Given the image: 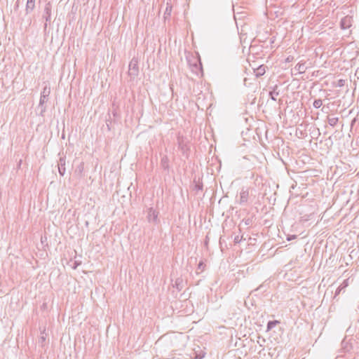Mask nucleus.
<instances>
[{
  "label": "nucleus",
  "instance_id": "nucleus-2",
  "mask_svg": "<svg viewBox=\"0 0 359 359\" xmlns=\"http://www.w3.org/2000/svg\"><path fill=\"white\" fill-rule=\"evenodd\" d=\"M323 105V102L321 100H316L313 102V107L315 108H320Z\"/></svg>",
  "mask_w": 359,
  "mask_h": 359
},
{
  "label": "nucleus",
  "instance_id": "nucleus-1",
  "mask_svg": "<svg viewBox=\"0 0 359 359\" xmlns=\"http://www.w3.org/2000/svg\"><path fill=\"white\" fill-rule=\"evenodd\" d=\"M265 67L264 66H260L257 69V75H263L265 73Z\"/></svg>",
  "mask_w": 359,
  "mask_h": 359
},
{
  "label": "nucleus",
  "instance_id": "nucleus-3",
  "mask_svg": "<svg viewBox=\"0 0 359 359\" xmlns=\"http://www.w3.org/2000/svg\"><path fill=\"white\" fill-rule=\"evenodd\" d=\"M279 322L278 320H275V321H270L269 323H268V329L270 330L271 328H273L276 324H278Z\"/></svg>",
  "mask_w": 359,
  "mask_h": 359
}]
</instances>
